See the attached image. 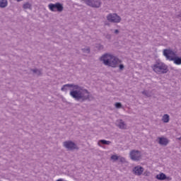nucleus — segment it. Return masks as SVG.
<instances>
[{
  "label": "nucleus",
  "instance_id": "obj_1",
  "mask_svg": "<svg viewBox=\"0 0 181 181\" xmlns=\"http://www.w3.org/2000/svg\"><path fill=\"white\" fill-rule=\"evenodd\" d=\"M67 88H74L70 91L69 94L76 101H80L81 103L91 101V94L87 89H83L81 86L74 85V83H67L62 87L61 90L67 91Z\"/></svg>",
  "mask_w": 181,
  "mask_h": 181
},
{
  "label": "nucleus",
  "instance_id": "obj_2",
  "mask_svg": "<svg viewBox=\"0 0 181 181\" xmlns=\"http://www.w3.org/2000/svg\"><path fill=\"white\" fill-rule=\"evenodd\" d=\"M100 60L103 62L105 66H108V67H112L113 69L118 67L119 63H122L119 58L108 53L103 54L100 57Z\"/></svg>",
  "mask_w": 181,
  "mask_h": 181
},
{
  "label": "nucleus",
  "instance_id": "obj_3",
  "mask_svg": "<svg viewBox=\"0 0 181 181\" xmlns=\"http://www.w3.org/2000/svg\"><path fill=\"white\" fill-rule=\"evenodd\" d=\"M163 56L167 59V60H170V62H173L177 66H180L181 64V57H178L176 55V53L170 49H165L163 51Z\"/></svg>",
  "mask_w": 181,
  "mask_h": 181
},
{
  "label": "nucleus",
  "instance_id": "obj_4",
  "mask_svg": "<svg viewBox=\"0 0 181 181\" xmlns=\"http://www.w3.org/2000/svg\"><path fill=\"white\" fill-rule=\"evenodd\" d=\"M153 70L158 74H166V73L169 71L168 66L162 62H157L156 64L153 65Z\"/></svg>",
  "mask_w": 181,
  "mask_h": 181
},
{
  "label": "nucleus",
  "instance_id": "obj_5",
  "mask_svg": "<svg viewBox=\"0 0 181 181\" xmlns=\"http://www.w3.org/2000/svg\"><path fill=\"white\" fill-rule=\"evenodd\" d=\"M106 18L107 21L111 23H119L121 22V17L117 13H109Z\"/></svg>",
  "mask_w": 181,
  "mask_h": 181
},
{
  "label": "nucleus",
  "instance_id": "obj_6",
  "mask_svg": "<svg viewBox=\"0 0 181 181\" xmlns=\"http://www.w3.org/2000/svg\"><path fill=\"white\" fill-rule=\"evenodd\" d=\"M48 8L52 11V12H56V11L57 12H63L64 9L63 4L59 2L56 4H49L48 5Z\"/></svg>",
  "mask_w": 181,
  "mask_h": 181
},
{
  "label": "nucleus",
  "instance_id": "obj_7",
  "mask_svg": "<svg viewBox=\"0 0 181 181\" xmlns=\"http://www.w3.org/2000/svg\"><path fill=\"white\" fill-rule=\"evenodd\" d=\"M88 5V6H90L91 8H100L101 6V0H81Z\"/></svg>",
  "mask_w": 181,
  "mask_h": 181
},
{
  "label": "nucleus",
  "instance_id": "obj_8",
  "mask_svg": "<svg viewBox=\"0 0 181 181\" xmlns=\"http://www.w3.org/2000/svg\"><path fill=\"white\" fill-rule=\"evenodd\" d=\"M129 155L132 160H134L136 162L141 160V158L142 156H141V151L138 150H132V151H130Z\"/></svg>",
  "mask_w": 181,
  "mask_h": 181
},
{
  "label": "nucleus",
  "instance_id": "obj_9",
  "mask_svg": "<svg viewBox=\"0 0 181 181\" xmlns=\"http://www.w3.org/2000/svg\"><path fill=\"white\" fill-rule=\"evenodd\" d=\"M64 146L68 149V151H74V149L78 150V146H77V144L72 141H64Z\"/></svg>",
  "mask_w": 181,
  "mask_h": 181
},
{
  "label": "nucleus",
  "instance_id": "obj_10",
  "mask_svg": "<svg viewBox=\"0 0 181 181\" xmlns=\"http://www.w3.org/2000/svg\"><path fill=\"white\" fill-rule=\"evenodd\" d=\"M158 139L159 145H161V146H168V144H169V139L165 137H158Z\"/></svg>",
  "mask_w": 181,
  "mask_h": 181
},
{
  "label": "nucleus",
  "instance_id": "obj_11",
  "mask_svg": "<svg viewBox=\"0 0 181 181\" xmlns=\"http://www.w3.org/2000/svg\"><path fill=\"white\" fill-rule=\"evenodd\" d=\"M133 172L134 175H137V176H141L142 173H144V168L142 166H136L133 169Z\"/></svg>",
  "mask_w": 181,
  "mask_h": 181
},
{
  "label": "nucleus",
  "instance_id": "obj_12",
  "mask_svg": "<svg viewBox=\"0 0 181 181\" xmlns=\"http://www.w3.org/2000/svg\"><path fill=\"white\" fill-rule=\"evenodd\" d=\"M111 141H107L105 139L99 140L98 142V146H103V145H110Z\"/></svg>",
  "mask_w": 181,
  "mask_h": 181
},
{
  "label": "nucleus",
  "instance_id": "obj_13",
  "mask_svg": "<svg viewBox=\"0 0 181 181\" xmlns=\"http://www.w3.org/2000/svg\"><path fill=\"white\" fill-rule=\"evenodd\" d=\"M156 179L157 180H166V174L160 173L156 176Z\"/></svg>",
  "mask_w": 181,
  "mask_h": 181
},
{
  "label": "nucleus",
  "instance_id": "obj_14",
  "mask_svg": "<svg viewBox=\"0 0 181 181\" xmlns=\"http://www.w3.org/2000/svg\"><path fill=\"white\" fill-rule=\"evenodd\" d=\"M117 127L120 129H127V124H125V122L122 121V119H120V122H119Z\"/></svg>",
  "mask_w": 181,
  "mask_h": 181
},
{
  "label": "nucleus",
  "instance_id": "obj_15",
  "mask_svg": "<svg viewBox=\"0 0 181 181\" xmlns=\"http://www.w3.org/2000/svg\"><path fill=\"white\" fill-rule=\"evenodd\" d=\"M170 119V117L169 116V115L165 114L163 116L162 121L163 122H165V124H168V122H169Z\"/></svg>",
  "mask_w": 181,
  "mask_h": 181
},
{
  "label": "nucleus",
  "instance_id": "obj_16",
  "mask_svg": "<svg viewBox=\"0 0 181 181\" xmlns=\"http://www.w3.org/2000/svg\"><path fill=\"white\" fill-rule=\"evenodd\" d=\"M8 6V0H0V8H6Z\"/></svg>",
  "mask_w": 181,
  "mask_h": 181
},
{
  "label": "nucleus",
  "instance_id": "obj_17",
  "mask_svg": "<svg viewBox=\"0 0 181 181\" xmlns=\"http://www.w3.org/2000/svg\"><path fill=\"white\" fill-rule=\"evenodd\" d=\"M23 9H32V4L29 2H27L23 5Z\"/></svg>",
  "mask_w": 181,
  "mask_h": 181
},
{
  "label": "nucleus",
  "instance_id": "obj_18",
  "mask_svg": "<svg viewBox=\"0 0 181 181\" xmlns=\"http://www.w3.org/2000/svg\"><path fill=\"white\" fill-rule=\"evenodd\" d=\"M31 71L34 73V74H37V76H42V71L37 69H31Z\"/></svg>",
  "mask_w": 181,
  "mask_h": 181
},
{
  "label": "nucleus",
  "instance_id": "obj_19",
  "mask_svg": "<svg viewBox=\"0 0 181 181\" xmlns=\"http://www.w3.org/2000/svg\"><path fill=\"white\" fill-rule=\"evenodd\" d=\"M95 47L98 49V50H103L104 49V45L101 44H97Z\"/></svg>",
  "mask_w": 181,
  "mask_h": 181
},
{
  "label": "nucleus",
  "instance_id": "obj_20",
  "mask_svg": "<svg viewBox=\"0 0 181 181\" xmlns=\"http://www.w3.org/2000/svg\"><path fill=\"white\" fill-rule=\"evenodd\" d=\"M110 159H112V160H114L115 162L116 160H118V159H119V157L117 155H112L110 157Z\"/></svg>",
  "mask_w": 181,
  "mask_h": 181
},
{
  "label": "nucleus",
  "instance_id": "obj_21",
  "mask_svg": "<svg viewBox=\"0 0 181 181\" xmlns=\"http://www.w3.org/2000/svg\"><path fill=\"white\" fill-rule=\"evenodd\" d=\"M141 94L146 95V97H151V95H149V92H148V90H143Z\"/></svg>",
  "mask_w": 181,
  "mask_h": 181
},
{
  "label": "nucleus",
  "instance_id": "obj_22",
  "mask_svg": "<svg viewBox=\"0 0 181 181\" xmlns=\"http://www.w3.org/2000/svg\"><path fill=\"white\" fill-rule=\"evenodd\" d=\"M115 106L116 108H122V104L119 102H117L115 104Z\"/></svg>",
  "mask_w": 181,
  "mask_h": 181
},
{
  "label": "nucleus",
  "instance_id": "obj_23",
  "mask_svg": "<svg viewBox=\"0 0 181 181\" xmlns=\"http://www.w3.org/2000/svg\"><path fill=\"white\" fill-rule=\"evenodd\" d=\"M124 69H125V66H124L123 64H120L119 65V71H122V70H124Z\"/></svg>",
  "mask_w": 181,
  "mask_h": 181
},
{
  "label": "nucleus",
  "instance_id": "obj_24",
  "mask_svg": "<svg viewBox=\"0 0 181 181\" xmlns=\"http://www.w3.org/2000/svg\"><path fill=\"white\" fill-rule=\"evenodd\" d=\"M82 51L83 53H90V48H83Z\"/></svg>",
  "mask_w": 181,
  "mask_h": 181
},
{
  "label": "nucleus",
  "instance_id": "obj_25",
  "mask_svg": "<svg viewBox=\"0 0 181 181\" xmlns=\"http://www.w3.org/2000/svg\"><path fill=\"white\" fill-rule=\"evenodd\" d=\"M119 162H121V163H124V162H125V158L119 157Z\"/></svg>",
  "mask_w": 181,
  "mask_h": 181
},
{
  "label": "nucleus",
  "instance_id": "obj_26",
  "mask_svg": "<svg viewBox=\"0 0 181 181\" xmlns=\"http://www.w3.org/2000/svg\"><path fill=\"white\" fill-rule=\"evenodd\" d=\"M105 38L108 39V40H111V35L110 34H107L105 35Z\"/></svg>",
  "mask_w": 181,
  "mask_h": 181
},
{
  "label": "nucleus",
  "instance_id": "obj_27",
  "mask_svg": "<svg viewBox=\"0 0 181 181\" xmlns=\"http://www.w3.org/2000/svg\"><path fill=\"white\" fill-rule=\"evenodd\" d=\"M165 180L170 181L172 180V177L165 175Z\"/></svg>",
  "mask_w": 181,
  "mask_h": 181
},
{
  "label": "nucleus",
  "instance_id": "obj_28",
  "mask_svg": "<svg viewBox=\"0 0 181 181\" xmlns=\"http://www.w3.org/2000/svg\"><path fill=\"white\" fill-rule=\"evenodd\" d=\"M115 35H118V33H119V30H115Z\"/></svg>",
  "mask_w": 181,
  "mask_h": 181
},
{
  "label": "nucleus",
  "instance_id": "obj_29",
  "mask_svg": "<svg viewBox=\"0 0 181 181\" xmlns=\"http://www.w3.org/2000/svg\"><path fill=\"white\" fill-rule=\"evenodd\" d=\"M148 173H144V176H149Z\"/></svg>",
  "mask_w": 181,
  "mask_h": 181
},
{
  "label": "nucleus",
  "instance_id": "obj_30",
  "mask_svg": "<svg viewBox=\"0 0 181 181\" xmlns=\"http://www.w3.org/2000/svg\"><path fill=\"white\" fill-rule=\"evenodd\" d=\"M17 2H21V1H23V0H16Z\"/></svg>",
  "mask_w": 181,
  "mask_h": 181
}]
</instances>
